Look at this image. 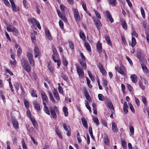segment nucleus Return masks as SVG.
I'll return each instance as SVG.
<instances>
[{
    "label": "nucleus",
    "mask_w": 149,
    "mask_h": 149,
    "mask_svg": "<svg viewBox=\"0 0 149 149\" xmlns=\"http://www.w3.org/2000/svg\"><path fill=\"white\" fill-rule=\"evenodd\" d=\"M21 63L23 68L28 73L30 72L31 70V67L27 60L24 58L21 60Z\"/></svg>",
    "instance_id": "1"
},
{
    "label": "nucleus",
    "mask_w": 149,
    "mask_h": 149,
    "mask_svg": "<svg viewBox=\"0 0 149 149\" xmlns=\"http://www.w3.org/2000/svg\"><path fill=\"white\" fill-rule=\"evenodd\" d=\"M40 94L43 105L48 103V99L45 93L43 91H40Z\"/></svg>",
    "instance_id": "2"
},
{
    "label": "nucleus",
    "mask_w": 149,
    "mask_h": 149,
    "mask_svg": "<svg viewBox=\"0 0 149 149\" xmlns=\"http://www.w3.org/2000/svg\"><path fill=\"white\" fill-rule=\"evenodd\" d=\"M74 18L77 22H79L80 20V17L78 10L76 9H73Z\"/></svg>",
    "instance_id": "3"
},
{
    "label": "nucleus",
    "mask_w": 149,
    "mask_h": 149,
    "mask_svg": "<svg viewBox=\"0 0 149 149\" xmlns=\"http://www.w3.org/2000/svg\"><path fill=\"white\" fill-rule=\"evenodd\" d=\"M76 68L79 77L83 78L84 77V73L82 69L77 65H76Z\"/></svg>",
    "instance_id": "4"
},
{
    "label": "nucleus",
    "mask_w": 149,
    "mask_h": 149,
    "mask_svg": "<svg viewBox=\"0 0 149 149\" xmlns=\"http://www.w3.org/2000/svg\"><path fill=\"white\" fill-rule=\"evenodd\" d=\"M94 22L97 29L100 30L102 26V24L100 21L97 19H95L94 20Z\"/></svg>",
    "instance_id": "5"
},
{
    "label": "nucleus",
    "mask_w": 149,
    "mask_h": 149,
    "mask_svg": "<svg viewBox=\"0 0 149 149\" xmlns=\"http://www.w3.org/2000/svg\"><path fill=\"white\" fill-rule=\"evenodd\" d=\"M115 69L118 72L122 75L125 74L124 70L125 67L123 66H121L120 68L115 66Z\"/></svg>",
    "instance_id": "6"
},
{
    "label": "nucleus",
    "mask_w": 149,
    "mask_h": 149,
    "mask_svg": "<svg viewBox=\"0 0 149 149\" xmlns=\"http://www.w3.org/2000/svg\"><path fill=\"white\" fill-rule=\"evenodd\" d=\"M34 52L35 58H37L40 56V51L39 48L36 46L34 47Z\"/></svg>",
    "instance_id": "7"
},
{
    "label": "nucleus",
    "mask_w": 149,
    "mask_h": 149,
    "mask_svg": "<svg viewBox=\"0 0 149 149\" xmlns=\"http://www.w3.org/2000/svg\"><path fill=\"white\" fill-rule=\"evenodd\" d=\"M33 104L34 105L35 109L38 111H40V107L39 104L37 100H35L33 102Z\"/></svg>",
    "instance_id": "8"
},
{
    "label": "nucleus",
    "mask_w": 149,
    "mask_h": 149,
    "mask_svg": "<svg viewBox=\"0 0 149 149\" xmlns=\"http://www.w3.org/2000/svg\"><path fill=\"white\" fill-rule=\"evenodd\" d=\"M102 44L98 41L97 44V49L99 54H100L102 52Z\"/></svg>",
    "instance_id": "9"
},
{
    "label": "nucleus",
    "mask_w": 149,
    "mask_h": 149,
    "mask_svg": "<svg viewBox=\"0 0 149 149\" xmlns=\"http://www.w3.org/2000/svg\"><path fill=\"white\" fill-rule=\"evenodd\" d=\"M120 22H121V25L123 29L125 30H127V25L126 22L123 19H121Z\"/></svg>",
    "instance_id": "10"
},
{
    "label": "nucleus",
    "mask_w": 149,
    "mask_h": 149,
    "mask_svg": "<svg viewBox=\"0 0 149 149\" xmlns=\"http://www.w3.org/2000/svg\"><path fill=\"white\" fill-rule=\"evenodd\" d=\"M106 13L107 18L109 19V21L111 23H113V19L109 12L107 11L106 12Z\"/></svg>",
    "instance_id": "11"
},
{
    "label": "nucleus",
    "mask_w": 149,
    "mask_h": 149,
    "mask_svg": "<svg viewBox=\"0 0 149 149\" xmlns=\"http://www.w3.org/2000/svg\"><path fill=\"white\" fill-rule=\"evenodd\" d=\"M132 82L136 83L137 81L138 78L137 76L135 74H132L130 77Z\"/></svg>",
    "instance_id": "12"
},
{
    "label": "nucleus",
    "mask_w": 149,
    "mask_h": 149,
    "mask_svg": "<svg viewBox=\"0 0 149 149\" xmlns=\"http://www.w3.org/2000/svg\"><path fill=\"white\" fill-rule=\"evenodd\" d=\"M58 55L57 52V51L56 50H53V54L52 55V58L54 62L56 61L55 59L58 58Z\"/></svg>",
    "instance_id": "13"
},
{
    "label": "nucleus",
    "mask_w": 149,
    "mask_h": 149,
    "mask_svg": "<svg viewBox=\"0 0 149 149\" xmlns=\"http://www.w3.org/2000/svg\"><path fill=\"white\" fill-rule=\"evenodd\" d=\"M10 2L12 5V9L14 12H16L17 11V9L16 5L13 1L10 0Z\"/></svg>",
    "instance_id": "14"
},
{
    "label": "nucleus",
    "mask_w": 149,
    "mask_h": 149,
    "mask_svg": "<svg viewBox=\"0 0 149 149\" xmlns=\"http://www.w3.org/2000/svg\"><path fill=\"white\" fill-rule=\"evenodd\" d=\"M54 96L56 99L58 101L60 100V97L58 96V91L57 90H54L53 92Z\"/></svg>",
    "instance_id": "15"
},
{
    "label": "nucleus",
    "mask_w": 149,
    "mask_h": 149,
    "mask_svg": "<svg viewBox=\"0 0 149 149\" xmlns=\"http://www.w3.org/2000/svg\"><path fill=\"white\" fill-rule=\"evenodd\" d=\"M81 120L82 121V124L83 126L86 129L88 128V125L86 120L84 118H81Z\"/></svg>",
    "instance_id": "16"
},
{
    "label": "nucleus",
    "mask_w": 149,
    "mask_h": 149,
    "mask_svg": "<svg viewBox=\"0 0 149 149\" xmlns=\"http://www.w3.org/2000/svg\"><path fill=\"white\" fill-rule=\"evenodd\" d=\"M45 33L46 37L49 39V40H50L52 39V37L50 34L49 31L48 29H45Z\"/></svg>",
    "instance_id": "17"
},
{
    "label": "nucleus",
    "mask_w": 149,
    "mask_h": 149,
    "mask_svg": "<svg viewBox=\"0 0 149 149\" xmlns=\"http://www.w3.org/2000/svg\"><path fill=\"white\" fill-rule=\"evenodd\" d=\"M31 122H32L33 126L36 128H37L38 125L36 121L34 118L33 117V118H31L30 119Z\"/></svg>",
    "instance_id": "18"
},
{
    "label": "nucleus",
    "mask_w": 149,
    "mask_h": 149,
    "mask_svg": "<svg viewBox=\"0 0 149 149\" xmlns=\"http://www.w3.org/2000/svg\"><path fill=\"white\" fill-rule=\"evenodd\" d=\"M12 123L13 126L15 128H17L18 127V124L17 120L15 119H13L12 120Z\"/></svg>",
    "instance_id": "19"
},
{
    "label": "nucleus",
    "mask_w": 149,
    "mask_h": 149,
    "mask_svg": "<svg viewBox=\"0 0 149 149\" xmlns=\"http://www.w3.org/2000/svg\"><path fill=\"white\" fill-rule=\"evenodd\" d=\"M14 87L16 89V90L17 92H18L19 90V87H20V86H22L20 83L18 82H15L14 85Z\"/></svg>",
    "instance_id": "20"
},
{
    "label": "nucleus",
    "mask_w": 149,
    "mask_h": 149,
    "mask_svg": "<svg viewBox=\"0 0 149 149\" xmlns=\"http://www.w3.org/2000/svg\"><path fill=\"white\" fill-rule=\"evenodd\" d=\"M84 45L86 47L87 50L89 52H91V49L89 43L88 42H85Z\"/></svg>",
    "instance_id": "21"
},
{
    "label": "nucleus",
    "mask_w": 149,
    "mask_h": 149,
    "mask_svg": "<svg viewBox=\"0 0 149 149\" xmlns=\"http://www.w3.org/2000/svg\"><path fill=\"white\" fill-rule=\"evenodd\" d=\"M107 105L110 109L111 112L113 113L114 111V109L112 103L111 102L107 104Z\"/></svg>",
    "instance_id": "22"
},
{
    "label": "nucleus",
    "mask_w": 149,
    "mask_h": 149,
    "mask_svg": "<svg viewBox=\"0 0 149 149\" xmlns=\"http://www.w3.org/2000/svg\"><path fill=\"white\" fill-rule=\"evenodd\" d=\"M56 133L58 137L61 139H63V137L61 132L58 130V128H56L55 130Z\"/></svg>",
    "instance_id": "23"
},
{
    "label": "nucleus",
    "mask_w": 149,
    "mask_h": 149,
    "mask_svg": "<svg viewBox=\"0 0 149 149\" xmlns=\"http://www.w3.org/2000/svg\"><path fill=\"white\" fill-rule=\"evenodd\" d=\"M105 39L107 42V44L111 46L112 45V43L110 40V38L109 36H105Z\"/></svg>",
    "instance_id": "24"
},
{
    "label": "nucleus",
    "mask_w": 149,
    "mask_h": 149,
    "mask_svg": "<svg viewBox=\"0 0 149 149\" xmlns=\"http://www.w3.org/2000/svg\"><path fill=\"white\" fill-rule=\"evenodd\" d=\"M46 104L43 105L44 106V110L45 112L48 115H50L49 110L48 107L46 105Z\"/></svg>",
    "instance_id": "25"
},
{
    "label": "nucleus",
    "mask_w": 149,
    "mask_h": 149,
    "mask_svg": "<svg viewBox=\"0 0 149 149\" xmlns=\"http://www.w3.org/2000/svg\"><path fill=\"white\" fill-rule=\"evenodd\" d=\"M112 128L113 132H117V128L115 123H113L112 124Z\"/></svg>",
    "instance_id": "26"
},
{
    "label": "nucleus",
    "mask_w": 149,
    "mask_h": 149,
    "mask_svg": "<svg viewBox=\"0 0 149 149\" xmlns=\"http://www.w3.org/2000/svg\"><path fill=\"white\" fill-rule=\"evenodd\" d=\"M79 63L82 68L84 69H86V68L87 65L86 64L83 62V61H79Z\"/></svg>",
    "instance_id": "27"
},
{
    "label": "nucleus",
    "mask_w": 149,
    "mask_h": 149,
    "mask_svg": "<svg viewBox=\"0 0 149 149\" xmlns=\"http://www.w3.org/2000/svg\"><path fill=\"white\" fill-rule=\"evenodd\" d=\"M136 44V41L134 37H132V46L134 47Z\"/></svg>",
    "instance_id": "28"
},
{
    "label": "nucleus",
    "mask_w": 149,
    "mask_h": 149,
    "mask_svg": "<svg viewBox=\"0 0 149 149\" xmlns=\"http://www.w3.org/2000/svg\"><path fill=\"white\" fill-rule=\"evenodd\" d=\"M79 36L80 38L83 40L85 41L86 40V37L85 34L83 32H80L79 33Z\"/></svg>",
    "instance_id": "29"
},
{
    "label": "nucleus",
    "mask_w": 149,
    "mask_h": 149,
    "mask_svg": "<svg viewBox=\"0 0 149 149\" xmlns=\"http://www.w3.org/2000/svg\"><path fill=\"white\" fill-rule=\"evenodd\" d=\"M109 3L113 6H115L116 4L117 1L116 0H109Z\"/></svg>",
    "instance_id": "30"
},
{
    "label": "nucleus",
    "mask_w": 149,
    "mask_h": 149,
    "mask_svg": "<svg viewBox=\"0 0 149 149\" xmlns=\"http://www.w3.org/2000/svg\"><path fill=\"white\" fill-rule=\"evenodd\" d=\"M104 141L105 144H108L109 143V141L107 136H104Z\"/></svg>",
    "instance_id": "31"
},
{
    "label": "nucleus",
    "mask_w": 149,
    "mask_h": 149,
    "mask_svg": "<svg viewBox=\"0 0 149 149\" xmlns=\"http://www.w3.org/2000/svg\"><path fill=\"white\" fill-rule=\"evenodd\" d=\"M49 94L50 100L53 102L54 103H55V101L54 97H53L52 93L51 92H49Z\"/></svg>",
    "instance_id": "32"
},
{
    "label": "nucleus",
    "mask_w": 149,
    "mask_h": 149,
    "mask_svg": "<svg viewBox=\"0 0 149 149\" xmlns=\"http://www.w3.org/2000/svg\"><path fill=\"white\" fill-rule=\"evenodd\" d=\"M63 111L64 113L65 116L67 117L68 115V112L67 110V108L65 107H64L63 108Z\"/></svg>",
    "instance_id": "33"
},
{
    "label": "nucleus",
    "mask_w": 149,
    "mask_h": 149,
    "mask_svg": "<svg viewBox=\"0 0 149 149\" xmlns=\"http://www.w3.org/2000/svg\"><path fill=\"white\" fill-rule=\"evenodd\" d=\"M28 59L31 65V66H34L35 65V63L33 58L32 57Z\"/></svg>",
    "instance_id": "34"
},
{
    "label": "nucleus",
    "mask_w": 149,
    "mask_h": 149,
    "mask_svg": "<svg viewBox=\"0 0 149 149\" xmlns=\"http://www.w3.org/2000/svg\"><path fill=\"white\" fill-rule=\"evenodd\" d=\"M129 128L131 134L133 135L134 132V129L131 124L129 125Z\"/></svg>",
    "instance_id": "35"
},
{
    "label": "nucleus",
    "mask_w": 149,
    "mask_h": 149,
    "mask_svg": "<svg viewBox=\"0 0 149 149\" xmlns=\"http://www.w3.org/2000/svg\"><path fill=\"white\" fill-rule=\"evenodd\" d=\"M81 4L84 10L86 11L87 12V9L86 8V5L84 1H82L81 2Z\"/></svg>",
    "instance_id": "36"
},
{
    "label": "nucleus",
    "mask_w": 149,
    "mask_h": 149,
    "mask_svg": "<svg viewBox=\"0 0 149 149\" xmlns=\"http://www.w3.org/2000/svg\"><path fill=\"white\" fill-rule=\"evenodd\" d=\"M93 122L96 124L97 126H98L99 124V122L97 118L95 117L93 119Z\"/></svg>",
    "instance_id": "37"
},
{
    "label": "nucleus",
    "mask_w": 149,
    "mask_h": 149,
    "mask_svg": "<svg viewBox=\"0 0 149 149\" xmlns=\"http://www.w3.org/2000/svg\"><path fill=\"white\" fill-rule=\"evenodd\" d=\"M63 127L64 128V129L65 130V131L66 132L70 130V128L69 126H68V127L69 128H68L67 125L66 124H63Z\"/></svg>",
    "instance_id": "38"
},
{
    "label": "nucleus",
    "mask_w": 149,
    "mask_h": 149,
    "mask_svg": "<svg viewBox=\"0 0 149 149\" xmlns=\"http://www.w3.org/2000/svg\"><path fill=\"white\" fill-rule=\"evenodd\" d=\"M22 3L24 8L26 9H28V8L27 1L25 0H23V1Z\"/></svg>",
    "instance_id": "39"
},
{
    "label": "nucleus",
    "mask_w": 149,
    "mask_h": 149,
    "mask_svg": "<svg viewBox=\"0 0 149 149\" xmlns=\"http://www.w3.org/2000/svg\"><path fill=\"white\" fill-rule=\"evenodd\" d=\"M60 8L61 10L62 11L63 13L65 12V10L67 8L66 7L62 4L60 5Z\"/></svg>",
    "instance_id": "40"
},
{
    "label": "nucleus",
    "mask_w": 149,
    "mask_h": 149,
    "mask_svg": "<svg viewBox=\"0 0 149 149\" xmlns=\"http://www.w3.org/2000/svg\"><path fill=\"white\" fill-rule=\"evenodd\" d=\"M24 104L26 108H28L29 107V103L26 100H24Z\"/></svg>",
    "instance_id": "41"
},
{
    "label": "nucleus",
    "mask_w": 149,
    "mask_h": 149,
    "mask_svg": "<svg viewBox=\"0 0 149 149\" xmlns=\"http://www.w3.org/2000/svg\"><path fill=\"white\" fill-rule=\"evenodd\" d=\"M86 81H87V84H88V87L90 88H91L92 87V85H91L90 84V81L88 79V78L87 77H86Z\"/></svg>",
    "instance_id": "42"
},
{
    "label": "nucleus",
    "mask_w": 149,
    "mask_h": 149,
    "mask_svg": "<svg viewBox=\"0 0 149 149\" xmlns=\"http://www.w3.org/2000/svg\"><path fill=\"white\" fill-rule=\"evenodd\" d=\"M141 66L143 70L146 73H147L148 70L144 64H141Z\"/></svg>",
    "instance_id": "43"
},
{
    "label": "nucleus",
    "mask_w": 149,
    "mask_h": 149,
    "mask_svg": "<svg viewBox=\"0 0 149 149\" xmlns=\"http://www.w3.org/2000/svg\"><path fill=\"white\" fill-rule=\"evenodd\" d=\"M98 97L100 100L103 101L104 100V96L102 94H98Z\"/></svg>",
    "instance_id": "44"
},
{
    "label": "nucleus",
    "mask_w": 149,
    "mask_h": 149,
    "mask_svg": "<svg viewBox=\"0 0 149 149\" xmlns=\"http://www.w3.org/2000/svg\"><path fill=\"white\" fill-rule=\"evenodd\" d=\"M141 15L143 18H145V12L143 8L142 7H141Z\"/></svg>",
    "instance_id": "45"
},
{
    "label": "nucleus",
    "mask_w": 149,
    "mask_h": 149,
    "mask_svg": "<svg viewBox=\"0 0 149 149\" xmlns=\"http://www.w3.org/2000/svg\"><path fill=\"white\" fill-rule=\"evenodd\" d=\"M32 93H31V96L33 97H37L38 96L36 94V91L33 90L32 91Z\"/></svg>",
    "instance_id": "46"
},
{
    "label": "nucleus",
    "mask_w": 149,
    "mask_h": 149,
    "mask_svg": "<svg viewBox=\"0 0 149 149\" xmlns=\"http://www.w3.org/2000/svg\"><path fill=\"white\" fill-rule=\"evenodd\" d=\"M139 85L140 88L143 90H144L145 89V86L143 85L141 81H139Z\"/></svg>",
    "instance_id": "47"
},
{
    "label": "nucleus",
    "mask_w": 149,
    "mask_h": 149,
    "mask_svg": "<svg viewBox=\"0 0 149 149\" xmlns=\"http://www.w3.org/2000/svg\"><path fill=\"white\" fill-rule=\"evenodd\" d=\"M122 144L124 149H127V144L125 141H122Z\"/></svg>",
    "instance_id": "48"
},
{
    "label": "nucleus",
    "mask_w": 149,
    "mask_h": 149,
    "mask_svg": "<svg viewBox=\"0 0 149 149\" xmlns=\"http://www.w3.org/2000/svg\"><path fill=\"white\" fill-rule=\"evenodd\" d=\"M129 107H130V109H131V111H132L133 113H134L135 112V111L132 105V104L131 103H130L129 104Z\"/></svg>",
    "instance_id": "49"
},
{
    "label": "nucleus",
    "mask_w": 149,
    "mask_h": 149,
    "mask_svg": "<svg viewBox=\"0 0 149 149\" xmlns=\"http://www.w3.org/2000/svg\"><path fill=\"white\" fill-rule=\"evenodd\" d=\"M63 64L64 66H66L68 65V62L64 58H63Z\"/></svg>",
    "instance_id": "50"
},
{
    "label": "nucleus",
    "mask_w": 149,
    "mask_h": 149,
    "mask_svg": "<svg viewBox=\"0 0 149 149\" xmlns=\"http://www.w3.org/2000/svg\"><path fill=\"white\" fill-rule=\"evenodd\" d=\"M142 100L144 105L145 106H146L147 105V104L146 98L144 97H142Z\"/></svg>",
    "instance_id": "51"
},
{
    "label": "nucleus",
    "mask_w": 149,
    "mask_h": 149,
    "mask_svg": "<svg viewBox=\"0 0 149 149\" xmlns=\"http://www.w3.org/2000/svg\"><path fill=\"white\" fill-rule=\"evenodd\" d=\"M22 52V50L19 47L17 50V55L18 56H19L21 54Z\"/></svg>",
    "instance_id": "52"
},
{
    "label": "nucleus",
    "mask_w": 149,
    "mask_h": 149,
    "mask_svg": "<svg viewBox=\"0 0 149 149\" xmlns=\"http://www.w3.org/2000/svg\"><path fill=\"white\" fill-rule=\"evenodd\" d=\"M51 113L53 118L54 119L56 118L57 116L55 111L52 112Z\"/></svg>",
    "instance_id": "53"
},
{
    "label": "nucleus",
    "mask_w": 149,
    "mask_h": 149,
    "mask_svg": "<svg viewBox=\"0 0 149 149\" xmlns=\"http://www.w3.org/2000/svg\"><path fill=\"white\" fill-rule=\"evenodd\" d=\"M86 106L87 109H88L89 112L91 113L92 112L91 110V108L90 106H89L88 103V102H86Z\"/></svg>",
    "instance_id": "54"
},
{
    "label": "nucleus",
    "mask_w": 149,
    "mask_h": 149,
    "mask_svg": "<svg viewBox=\"0 0 149 149\" xmlns=\"http://www.w3.org/2000/svg\"><path fill=\"white\" fill-rule=\"evenodd\" d=\"M27 56L28 59L33 57V55L32 54L29 52H27Z\"/></svg>",
    "instance_id": "55"
},
{
    "label": "nucleus",
    "mask_w": 149,
    "mask_h": 149,
    "mask_svg": "<svg viewBox=\"0 0 149 149\" xmlns=\"http://www.w3.org/2000/svg\"><path fill=\"white\" fill-rule=\"evenodd\" d=\"M100 72L102 73L104 75H105L106 74V71L104 68L100 70Z\"/></svg>",
    "instance_id": "56"
},
{
    "label": "nucleus",
    "mask_w": 149,
    "mask_h": 149,
    "mask_svg": "<svg viewBox=\"0 0 149 149\" xmlns=\"http://www.w3.org/2000/svg\"><path fill=\"white\" fill-rule=\"evenodd\" d=\"M135 103L137 104V106H138V107L139 106H140V101H139V100L136 97H135Z\"/></svg>",
    "instance_id": "57"
},
{
    "label": "nucleus",
    "mask_w": 149,
    "mask_h": 149,
    "mask_svg": "<svg viewBox=\"0 0 149 149\" xmlns=\"http://www.w3.org/2000/svg\"><path fill=\"white\" fill-rule=\"evenodd\" d=\"M126 59L129 62V63L131 65H132L133 64V63L132 62V61L131 59L128 57L126 56L125 57Z\"/></svg>",
    "instance_id": "58"
},
{
    "label": "nucleus",
    "mask_w": 149,
    "mask_h": 149,
    "mask_svg": "<svg viewBox=\"0 0 149 149\" xmlns=\"http://www.w3.org/2000/svg\"><path fill=\"white\" fill-rule=\"evenodd\" d=\"M69 44L70 48L72 49H73L74 48V45L73 43L71 42H69Z\"/></svg>",
    "instance_id": "59"
},
{
    "label": "nucleus",
    "mask_w": 149,
    "mask_h": 149,
    "mask_svg": "<svg viewBox=\"0 0 149 149\" xmlns=\"http://www.w3.org/2000/svg\"><path fill=\"white\" fill-rule=\"evenodd\" d=\"M59 26L61 28L63 29V24L62 21L60 20L59 22Z\"/></svg>",
    "instance_id": "60"
},
{
    "label": "nucleus",
    "mask_w": 149,
    "mask_h": 149,
    "mask_svg": "<svg viewBox=\"0 0 149 149\" xmlns=\"http://www.w3.org/2000/svg\"><path fill=\"white\" fill-rule=\"evenodd\" d=\"M4 3L7 6H10V4L7 0H4Z\"/></svg>",
    "instance_id": "61"
},
{
    "label": "nucleus",
    "mask_w": 149,
    "mask_h": 149,
    "mask_svg": "<svg viewBox=\"0 0 149 149\" xmlns=\"http://www.w3.org/2000/svg\"><path fill=\"white\" fill-rule=\"evenodd\" d=\"M57 12L58 16L60 18H61L63 16V15L61 13L60 11L59 10H57Z\"/></svg>",
    "instance_id": "62"
},
{
    "label": "nucleus",
    "mask_w": 149,
    "mask_h": 149,
    "mask_svg": "<svg viewBox=\"0 0 149 149\" xmlns=\"http://www.w3.org/2000/svg\"><path fill=\"white\" fill-rule=\"evenodd\" d=\"M58 91L60 93L62 94L63 93V91L61 87V86H59L58 87Z\"/></svg>",
    "instance_id": "63"
},
{
    "label": "nucleus",
    "mask_w": 149,
    "mask_h": 149,
    "mask_svg": "<svg viewBox=\"0 0 149 149\" xmlns=\"http://www.w3.org/2000/svg\"><path fill=\"white\" fill-rule=\"evenodd\" d=\"M137 57L139 60L141 59V56L140 52H138L137 54Z\"/></svg>",
    "instance_id": "64"
}]
</instances>
